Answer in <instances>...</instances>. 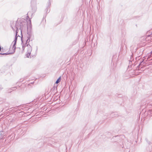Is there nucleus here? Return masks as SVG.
Masks as SVG:
<instances>
[{"mask_svg":"<svg viewBox=\"0 0 152 152\" xmlns=\"http://www.w3.org/2000/svg\"><path fill=\"white\" fill-rule=\"evenodd\" d=\"M24 49L27 50V56L28 57V56H30L31 52L32 50V48L29 45H27L25 47L23 50Z\"/></svg>","mask_w":152,"mask_h":152,"instance_id":"f257e3e1","label":"nucleus"},{"mask_svg":"<svg viewBox=\"0 0 152 152\" xmlns=\"http://www.w3.org/2000/svg\"><path fill=\"white\" fill-rule=\"evenodd\" d=\"M61 77H60L57 80H56V84H57L58 83H59L60 81V80H61Z\"/></svg>","mask_w":152,"mask_h":152,"instance_id":"7ed1b4c3","label":"nucleus"},{"mask_svg":"<svg viewBox=\"0 0 152 152\" xmlns=\"http://www.w3.org/2000/svg\"><path fill=\"white\" fill-rule=\"evenodd\" d=\"M17 33H16V35L15 37V40L12 43H13V46L12 48L14 49V50H15L16 47L15 46V45L16 44V41L17 39Z\"/></svg>","mask_w":152,"mask_h":152,"instance_id":"f03ea898","label":"nucleus"},{"mask_svg":"<svg viewBox=\"0 0 152 152\" xmlns=\"http://www.w3.org/2000/svg\"><path fill=\"white\" fill-rule=\"evenodd\" d=\"M6 54V53H3V54H1L2 55H4V54Z\"/></svg>","mask_w":152,"mask_h":152,"instance_id":"39448f33","label":"nucleus"},{"mask_svg":"<svg viewBox=\"0 0 152 152\" xmlns=\"http://www.w3.org/2000/svg\"><path fill=\"white\" fill-rule=\"evenodd\" d=\"M31 24V21L30 20H29V22H28L27 24V27L30 26Z\"/></svg>","mask_w":152,"mask_h":152,"instance_id":"20e7f679","label":"nucleus"},{"mask_svg":"<svg viewBox=\"0 0 152 152\" xmlns=\"http://www.w3.org/2000/svg\"><path fill=\"white\" fill-rule=\"evenodd\" d=\"M1 47L0 46V51H1Z\"/></svg>","mask_w":152,"mask_h":152,"instance_id":"423d86ee","label":"nucleus"}]
</instances>
